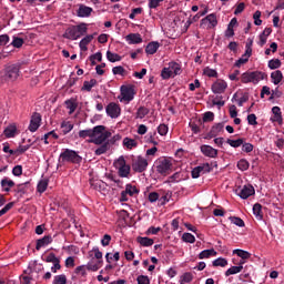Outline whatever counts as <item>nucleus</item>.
<instances>
[{
	"mask_svg": "<svg viewBox=\"0 0 284 284\" xmlns=\"http://www.w3.org/2000/svg\"><path fill=\"white\" fill-rule=\"evenodd\" d=\"M78 136L80 139H90L89 143H94V145H102L112 136V132L105 130L104 125H97L93 129L80 130Z\"/></svg>",
	"mask_w": 284,
	"mask_h": 284,
	"instance_id": "1",
	"label": "nucleus"
},
{
	"mask_svg": "<svg viewBox=\"0 0 284 284\" xmlns=\"http://www.w3.org/2000/svg\"><path fill=\"white\" fill-rule=\"evenodd\" d=\"M88 33V24L80 23L78 26L69 27L63 33V39H69L70 41H77V39H81L84 34Z\"/></svg>",
	"mask_w": 284,
	"mask_h": 284,
	"instance_id": "2",
	"label": "nucleus"
},
{
	"mask_svg": "<svg viewBox=\"0 0 284 284\" xmlns=\"http://www.w3.org/2000/svg\"><path fill=\"white\" fill-rule=\"evenodd\" d=\"M20 74H21V65L10 64L4 69V74L2 79L8 83H14V81L19 79Z\"/></svg>",
	"mask_w": 284,
	"mask_h": 284,
	"instance_id": "3",
	"label": "nucleus"
},
{
	"mask_svg": "<svg viewBox=\"0 0 284 284\" xmlns=\"http://www.w3.org/2000/svg\"><path fill=\"white\" fill-rule=\"evenodd\" d=\"M113 165L115 170H118V174L121 179H128V176H130L131 166L125 162V158L120 156L114 161Z\"/></svg>",
	"mask_w": 284,
	"mask_h": 284,
	"instance_id": "4",
	"label": "nucleus"
},
{
	"mask_svg": "<svg viewBox=\"0 0 284 284\" xmlns=\"http://www.w3.org/2000/svg\"><path fill=\"white\" fill-rule=\"evenodd\" d=\"M264 73L258 71L245 72L241 77L242 83H258V81H263Z\"/></svg>",
	"mask_w": 284,
	"mask_h": 284,
	"instance_id": "5",
	"label": "nucleus"
},
{
	"mask_svg": "<svg viewBox=\"0 0 284 284\" xmlns=\"http://www.w3.org/2000/svg\"><path fill=\"white\" fill-rule=\"evenodd\" d=\"M60 159L70 163H81V161H83V158L77 154V151H72L70 149L64 150V152L60 154Z\"/></svg>",
	"mask_w": 284,
	"mask_h": 284,
	"instance_id": "6",
	"label": "nucleus"
},
{
	"mask_svg": "<svg viewBox=\"0 0 284 284\" xmlns=\"http://www.w3.org/2000/svg\"><path fill=\"white\" fill-rule=\"evenodd\" d=\"M156 172L162 176H168V174L172 173V162L168 159L160 160L156 165Z\"/></svg>",
	"mask_w": 284,
	"mask_h": 284,
	"instance_id": "7",
	"label": "nucleus"
},
{
	"mask_svg": "<svg viewBox=\"0 0 284 284\" xmlns=\"http://www.w3.org/2000/svg\"><path fill=\"white\" fill-rule=\"evenodd\" d=\"M132 170L139 174H141V172H145V170H148V160L141 155L133 159Z\"/></svg>",
	"mask_w": 284,
	"mask_h": 284,
	"instance_id": "8",
	"label": "nucleus"
},
{
	"mask_svg": "<svg viewBox=\"0 0 284 284\" xmlns=\"http://www.w3.org/2000/svg\"><path fill=\"white\" fill-rule=\"evenodd\" d=\"M134 88L122 85L121 87V97L120 101H125V103H130L134 99Z\"/></svg>",
	"mask_w": 284,
	"mask_h": 284,
	"instance_id": "9",
	"label": "nucleus"
},
{
	"mask_svg": "<svg viewBox=\"0 0 284 284\" xmlns=\"http://www.w3.org/2000/svg\"><path fill=\"white\" fill-rule=\"evenodd\" d=\"M207 26L209 29L216 28L219 26V20H216V14L211 13L201 20V28H205Z\"/></svg>",
	"mask_w": 284,
	"mask_h": 284,
	"instance_id": "10",
	"label": "nucleus"
},
{
	"mask_svg": "<svg viewBox=\"0 0 284 284\" xmlns=\"http://www.w3.org/2000/svg\"><path fill=\"white\" fill-rule=\"evenodd\" d=\"M211 90L214 94H223L227 90V82L219 79L212 84Z\"/></svg>",
	"mask_w": 284,
	"mask_h": 284,
	"instance_id": "11",
	"label": "nucleus"
},
{
	"mask_svg": "<svg viewBox=\"0 0 284 284\" xmlns=\"http://www.w3.org/2000/svg\"><path fill=\"white\" fill-rule=\"evenodd\" d=\"M106 114L111 116V119H119L121 114V106L116 103H110L106 106Z\"/></svg>",
	"mask_w": 284,
	"mask_h": 284,
	"instance_id": "12",
	"label": "nucleus"
},
{
	"mask_svg": "<svg viewBox=\"0 0 284 284\" xmlns=\"http://www.w3.org/2000/svg\"><path fill=\"white\" fill-rule=\"evenodd\" d=\"M40 126H41V114L33 113L29 124L30 132H37V130H39Z\"/></svg>",
	"mask_w": 284,
	"mask_h": 284,
	"instance_id": "13",
	"label": "nucleus"
},
{
	"mask_svg": "<svg viewBox=\"0 0 284 284\" xmlns=\"http://www.w3.org/2000/svg\"><path fill=\"white\" fill-rule=\"evenodd\" d=\"M272 113L274 114L271 118L272 123H278V125H283V113L281 112L280 106H273Z\"/></svg>",
	"mask_w": 284,
	"mask_h": 284,
	"instance_id": "14",
	"label": "nucleus"
},
{
	"mask_svg": "<svg viewBox=\"0 0 284 284\" xmlns=\"http://www.w3.org/2000/svg\"><path fill=\"white\" fill-rule=\"evenodd\" d=\"M211 168L210 164H203L201 166H196L191 171V176L192 179H199V176H201V172H211Z\"/></svg>",
	"mask_w": 284,
	"mask_h": 284,
	"instance_id": "15",
	"label": "nucleus"
},
{
	"mask_svg": "<svg viewBox=\"0 0 284 284\" xmlns=\"http://www.w3.org/2000/svg\"><path fill=\"white\" fill-rule=\"evenodd\" d=\"M201 152L204 156H209L210 159H216V156H219V151L210 145H202Z\"/></svg>",
	"mask_w": 284,
	"mask_h": 284,
	"instance_id": "16",
	"label": "nucleus"
},
{
	"mask_svg": "<svg viewBox=\"0 0 284 284\" xmlns=\"http://www.w3.org/2000/svg\"><path fill=\"white\" fill-rule=\"evenodd\" d=\"M254 194H255L254 186L244 185L243 189H241L239 196L241 199H250V196H254Z\"/></svg>",
	"mask_w": 284,
	"mask_h": 284,
	"instance_id": "17",
	"label": "nucleus"
},
{
	"mask_svg": "<svg viewBox=\"0 0 284 284\" xmlns=\"http://www.w3.org/2000/svg\"><path fill=\"white\" fill-rule=\"evenodd\" d=\"M101 263H103V261L91 258V261L87 264V270H89V272H99L101 268Z\"/></svg>",
	"mask_w": 284,
	"mask_h": 284,
	"instance_id": "18",
	"label": "nucleus"
},
{
	"mask_svg": "<svg viewBox=\"0 0 284 284\" xmlns=\"http://www.w3.org/2000/svg\"><path fill=\"white\" fill-rule=\"evenodd\" d=\"M50 243H52V236L47 235L37 241L36 250L39 252L41 247H45V245H50Z\"/></svg>",
	"mask_w": 284,
	"mask_h": 284,
	"instance_id": "19",
	"label": "nucleus"
},
{
	"mask_svg": "<svg viewBox=\"0 0 284 284\" xmlns=\"http://www.w3.org/2000/svg\"><path fill=\"white\" fill-rule=\"evenodd\" d=\"M92 39H94V36L90 34L84 37L81 41H80V50H82V52H87L88 50V44L92 42Z\"/></svg>",
	"mask_w": 284,
	"mask_h": 284,
	"instance_id": "20",
	"label": "nucleus"
},
{
	"mask_svg": "<svg viewBox=\"0 0 284 284\" xmlns=\"http://www.w3.org/2000/svg\"><path fill=\"white\" fill-rule=\"evenodd\" d=\"M126 41H129L131 44L143 43V38H141V34L139 33H130L126 36Z\"/></svg>",
	"mask_w": 284,
	"mask_h": 284,
	"instance_id": "21",
	"label": "nucleus"
},
{
	"mask_svg": "<svg viewBox=\"0 0 284 284\" xmlns=\"http://www.w3.org/2000/svg\"><path fill=\"white\" fill-rule=\"evenodd\" d=\"M253 214L257 221H263V206L258 203L253 205Z\"/></svg>",
	"mask_w": 284,
	"mask_h": 284,
	"instance_id": "22",
	"label": "nucleus"
},
{
	"mask_svg": "<svg viewBox=\"0 0 284 284\" xmlns=\"http://www.w3.org/2000/svg\"><path fill=\"white\" fill-rule=\"evenodd\" d=\"M223 128H225V124L223 122L213 125L210 132L211 136H219V134L223 132Z\"/></svg>",
	"mask_w": 284,
	"mask_h": 284,
	"instance_id": "23",
	"label": "nucleus"
},
{
	"mask_svg": "<svg viewBox=\"0 0 284 284\" xmlns=\"http://www.w3.org/2000/svg\"><path fill=\"white\" fill-rule=\"evenodd\" d=\"M161 44L159 42H150L145 48V52L146 54H156V50H159Z\"/></svg>",
	"mask_w": 284,
	"mask_h": 284,
	"instance_id": "24",
	"label": "nucleus"
},
{
	"mask_svg": "<svg viewBox=\"0 0 284 284\" xmlns=\"http://www.w3.org/2000/svg\"><path fill=\"white\" fill-rule=\"evenodd\" d=\"M271 79H272L274 85H278V83H281V81H283V72H281V70H276V71L272 72Z\"/></svg>",
	"mask_w": 284,
	"mask_h": 284,
	"instance_id": "25",
	"label": "nucleus"
},
{
	"mask_svg": "<svg viewBox=\"0 0 284 284\" xmlns=\"http://www.w3.org/2000/svg\"><path fill=\"white\" fill-rule=\"evenodd\" d=\"M92 14V8L81 4L78 10V17H90Z\"/></svg>",
	"mask_w": 284,
	"mask_h": 284,
	"instance_id": "26",
	"label": "nucleus"
},
{
	"mask_svg": "<svg viewBox=\"0 0 284 284\" xmlns=\"http://www.w3.org/2000/svg\"><path fill=\"white\" fill-rule=\"evenodd\" d=\"M1 187L3 189L4 192H9L10 187H14V181L4 178L1 180Z\"/></svg>",
	"mask_w": 284,
	"mask_h": 284,
	"instance_id": "27",
	"label": "nucleus"
},
{
	"mask_svg": "<svg viewBox=\"0 0 284 284\" xmlns=\"http://www.w3.org/2000/svg\"><path fill=\"white\" fill-rule=\"evenodd\" d=\"M109 150H110V141L103 142L102 145L94 151V154L97 156H101V154H105V152H108Z\"/></svg>",
	"mask_w": 284,
	"mask_h": 284,
	"instance_id": "28",
	"label": "nucleus"
},
{
	"mask_svg": "<svg viewBox=\"0 0 284 284\" xmlns=\"http://www.w3.org/2000/svg\"><path fill=\"white\" fill-rule=\"evenodd\" d=\"M216 251L214 248H210V250H204L199 254V258L203 260V258H210V256H216Z\"/></svg>",
	"mask_w": 284,
	"mask_h": 284,
	"instance_id": "29",
	"label": "nucleus"
},
{
	"mask_svg": "<svg viewBox=\"0 0 284 284\" xmlns=\"http://www.w3.org/2000/svg\"><path fill=\"white\" fill-rule=\"evenodd\" d=\"M138 243L143 247H152V245H154V240L150 237H138Z\"/></svg>",
	"mask_w": 284,
	"mask_h": 284,
	"instance_id": "30",
	"label": "nucleus"
},
{
	"mask_svg": "<svg viewBox=\"0 0 284 284\" xmlns=\"http://www.w3.org/2000/svg\"><path fill=\"white\" fill-rule=\"evenodd\" d=\"M73 129H74V124H72L71 122L63 121L61 123V130L63 134H68L69 132H72Z\"/></svg>",
	"mask_w": 284,
	"mask_h": 284,
	"instance_id": "31",
	"label": "nucleus"
},
{
	"mask_svg": "<svg viewBox=\"0 0 284 284\" xmlns=\"http://www.w3.org/2000/svg\"><path fill=\"white\" fill-rule=\"evenodd\" d=\"M97 85V79H91L90 81H84L82 90L85 92H91L92 89Z\"/></svg>",
	"mask_w": 284,
	"mask_h": 284,
	"instance_id": "32",
	"label": "nucleus"
},
{
	"mask_svg": "<svg viewBox=\"0 0 284 284\" xmlns=\"http://www.w3.org/2000/svg\"><path fill=\"white\" fill-rule=\"evenodd\" d=\"M233 254H236L237 256H240V258H242L243 261L250 258V256H252V254L247 251H243L241 248H236L233 251Z\"/></svg>",
	"mask_w": 284,
	"mask_h": 284,
	"instance_id": "33",
	"label": "nucleus"
},
{
	"mask_svg": "<svg viewBox=\"0 0 284 284\" xmlns=\"http://www.w3.org/2000/svg\"><path fill=\"white\" fill-rule=\"evenodd\" d=\"M169 68L171 69L173 77H176V74H181V64L176 62H170Z\"/></svg>",
	"mask_w": 284,
	"mask_h": 284,
	"instance_id": "34",
	"label": "nucleus"
},
{
	"mask_svg": "<svg viewBox=\"0 0 284 284\" xmlns=\"http://www.w3.org/2000/svg\"><path fill=\"white\" fill-rule=\"evenodd\" d=\"M3 133L4 136H7V139H12L17 134V126L10 125L7 129H4Z\"/></svg>",
	"mask_w": 284,
	"mask_h": 284,
	"instance_id": "35",
	"label": "nucleus"
},
{
	"mask_svg": "<svg viewBox=\"0 0 284 284\" xmlns=\"http://www.w3.org/2000/svg\"><path fill=\"white\" fill-rule=\"evenodd\" d=\"M240 272H243V266H232L225 272V276H232L233 274H240Z\"/></svg>",
	"mask_w": 284,
	"mask_h": 284,
	"instance_id": "36",
	"label": "nucleus"
},
{
	"mask_svg": "<svg viewBox=\"0 0 284 284\" xmlns=\"http://www.w3.org/2000/svg\"><path fill=\"white\" fill-rule=\"evenodd\" d=\"M106 59L111 63H116V61H121V55L118 53H112V51H106Z\"/></svg>",
	"mask_w": 284,
	"mask_h": 284,
	"instance_id": "37",
	"label": "nucleus"
},
{
	"mask_svg": "<svg viewBox=\"0 0 284 284\" xmlns=\"http://www.w3.org/2000/svg\"><path fill=\"white\" fill-rule=\"evenodd\" d=\"M213 267H226L227 260L224 257H219L212 262Z\"/></svg>",
	"mask_w": 284,
	"mask_h": 284,
	"instance_id": "38",
	"label": "nucleus"
},
{
	"mask_svg": "<svg viewBox=\"0 0 284 284\" xmlns=\"http://www.w3.org/2000/svg\"><path fill=\"white\" fill-rule=\"evenodd\" d=\"M123 145L128 148V150H132V148H136L138 144H136V140L124 138Z\"/></svg>",
	"mask_w": 284,
	"mask_h": 284,
	"instance_id": "39",
	"label": "nucleus"
},
{
	"mask_svg": "<svg viewBox=\"0 0 284 284\" xmlns=\"http://www.w3.org/2000/svg\"><path fill=\"white\" fill-rule=\"evenodd\" d=\"M203 74H205V77H210L213 79L219 78V72H216V70H214V69H210L209 67L204 68Z\"/></svg>",
	"mask_w": 284,
	"mask_h": 284,
	"instance_id": "40",
	"label": "nucleus"
},
{
	"mask_svg": "<svg viewBox=\"0 0 284 284\" xmlns=\"http://www.w3.org/2000/svg\"><path fill=\"white\" fill-rule=\"evenodd\" d=\"M150 114V110L145 106H140L136 112V119H145Z\"/></svg>",
	"mask_w": 284,
	"mask_h": 284,
	"instance_id": "41",
	"label": "nucleus"
},
{
	"mask_svg": "<svg viewBox=\"0 0 284 284\" xmlns=\"http://www.w3.org/2000/svg\"><path fill=\"white\" fill-rule=\"evenodd\" d=\"M230 221L233 225H237V227H245V222L241 217L231 216Z\"/></svg>",
	"mask_w": 284,
	"mask_h": 284,
	"instance_id": "42",
	"label": "nucleus"
},
{
	"mask_svg": "<svg viewBox=\"0 0 284 284\" xmlns=\"http://www.w3.org/2000/svg\"><path fill=\"white\" fill-rule=\"evenodd\" d=\"M268 68H270V70H278V68H281V60H278V59L270 60Z\"/></svg>",
	"mask_w": 284,
	"mask_h": 284,
	"instance_id": "43",
	"label": "nucleus"
},
{
	"mask_svg": "<svg viewBox=\"0 0 284 284\" xmlns=\"http://www.w3.org/2000/svg\"><path fill=\"white\" fill-rule=\"evenodd\" d=\"M237 168L242 172H245V170H250V162H247V160H240L237 162Z\"/></svg>",
	"mask_w": 284,
	"mask_h": 284,
	"instance_id": "44",
	"label": "nucleus"
},
{
	"mask_svg": "<svg viewBox=\"0 0 284 284\" xmlns=\"http://www.w3.org/2000/svg\"><path fill=\"white\" fill-rule=\"evenodd\" d=\"M53 284H68V277L65 275H57L54 276Z\"/></svg>",
	"mask_w": 284,
	"mask_h": 284,
	"instance_id": "45",
	"label": "nucleus"
},
{
	"mask_svg": "<svg viewBox=\"0 0 284 284\" xmlns=\"http://www.w3.org/2000/svg\"><path fill=\"white\" fill-rule=\"evenodd\" d=\"M45 190H48V180L44 179L38 183V192H40V194H43Z\"/></svg>",
	"mask_w": 284,
	"mask_h": 284,
	"instance_id": "46",
	"label": "nucleus"
},
{
	"mask_svg": "<svg viewBox=\"0 0 284 284\" xmlns=\"http://www.w3.org/2000/svg\"><path fill=\"white\" fill-rule=\"evenodd\" d=\"M226 143H229V145H231V148H241V145H243L244 141L243 139H237V140H227Z\"/></svg>",
	"mask_w": 284,
	"mask_h": 284,
	"instance_id": "47",
	"label": "nucleus"
},
{
	"mask_svg": "<svg viewBox=\"0 0 284 284\" xmlns=\"http://www.w3.org/2000/svg\"><path fill=\"white\" fill-rule=\"evenodd\" d=\"M124 192L128 193L129 196H134V194H139V190L136 189V186H132L131 184L126 185Z\"/></svg>",
	"mask_w": 284,
	"mask_h": 284,
	"instance_id": "48",
	"label": "nucleus"
},
{
	"mask_svg": "<svg viewBox=\"0 0 284 284\" xmlns=\"http://www.w3.org/2000/svg\"><path fill=\"white\" fill-rule=\"evenodd\" d=\"M90 256H92V254H94V258L97 261H101V258H103V253L99 251V247H93L92 251L89 252Z\"/></svg>",
	"mask_w": 284,
	"mask_h": 284,
	"instance_id": "49",
	"label": "nucleus"
},
{
	"mask_svg": "<svg viewBox=\"0 0 284 284\" xmlns=\"http://www.w3.org/2000/svg\"><path fill=\"white\" fill-rule=\"evenodd\" d=\"M161 77L162 79H171V77H174V74L172 73V69L169 68H164L161 72Z\"/></svg>",
	"mask_w": 284,
	"mask_h": 284,
	"instance_id": "50",
	"label": "nucleus"
},
{
	"mask_svg": "<svg viewBox=\"0 0 284 284\" xmlns=\"http://www.w3.org/2000/svg\"><path fill=\"white\" fill-rule=\"evenodd\" d=\"M182 241H184V243H194L196 239L194 237V235H192V233H184L182 235Z\"/></svg>",
	"mask_w": 284,
	"mask_h": 284,
	"instance_id": "51",
	"label": "nucleus"
},
{
	"mask_svg": "<svg viewBox=\"0 0 284 284\" xmlns=\"http://www.w3.org/2000/svg\"><path fill=\"white\" fill-rule=\"evenodd\" d=\"M23 43H24V41L22 38L13 37L11 45H13V48H21L23 45Z\"/></svg>",
	"mask_w": 284,
	"mask_h": 284,
	"instance_id": "52",
	"label": "nucleus"
},
{
	"mask_svg": "<svg viewBox=\"0 0 284 284\" xmlns=\"http://www.w3.org/2000/svg\"><path fill=\"white\" fill-rule=\"evenodd\" d=\"M65 105H67L68 110H70L69 114L74 113V111L77 110V103H74V101H72V100H67Z\"/></svg>",
	"mask_w": 284,
	"mask_h": 284,
	"instance_id": "53",
	"label": "nucleus"
},
{
	"mask_svg": "<svg viewBox=\"0 0 284 284\" xmlns=\"http://www.w3.org/2000/svg\"><path fill=\"white\" fill-rule=\"evenodd\" d=\"M164 0H149V8L151 10H154L156 8H159V6H161V3H163Z\"/></svg>",
	"mask_w": 284,
	"mask_h": 284,
	"instance_id": "54",
	"label": "nucleus"
},
{
	"mask_svg": "<svg viewBox=\"0 0 284 284\" xmlns=\"http://www.w3.org/2000/svg\"><path fill=\"white\" fill-rule=\"evenodd\" d=\"M193 278H194V276L192 275V273H184L181 277V282L182 283H192Z\"/></svg>",
	"mask_w": 284,
	"mask_h": 284,
	"instance_id": "55",
	"label": "nucleus"
},
{
	"mask_svg": "<svg viewBox=\"0 0 284 284\" xmlns=\"http://www.w3.org/2000/svg\"><path fill=\"white\" fill-rule=\"evenodd\" d=\"M247 123H248V125H258V122L256 121V114H254V113L248 114Z\"/></svg>",
	"mask_w": 284,
	"mask_h": 284,
	"instance_id": "56",
	"label": "nucleus"
},
{
	"mask_svg": "<svg viewBox=\"0 0 284 284\" xmlns=\"http://www.w3.org/2000/svg\"><path fill=\"white\" fill-rule=\"evenodd\" d=\"M21 174H23V166H21V165H16V166L12 169V175H13V176H21Z\"/></svg>",
	"mask_w": 284,
	"mask_h": 284,
	"instance_id": "57",
	"label": "nucleus"
},
{
	"mask_svg": "<svg viewBox=\"0 0 284 284\" xmlns=\"http://www.w3.org/2000/svg\"><path fill=\"white\" fill-rule=\"evenodd\" d=\"M223 97H215L212 101L213 105H217L219 108H223L225 105V101L221 100Z\"/></svg>",
	"mask_w": 284,
	"mask_h": 284,
	"instance_id": "58",
	"label": "nucleus"
},
{
	"mask_svg": "<svg viewBox=\"0 0 284 284\" xmlns=\"http://www.w3.org/2000/svg\"><path fill=\"white\" fill-rule=\"evenodd\" d=\"M168 130H169V128H168V125H165V124H160V125L158 126V132H159V134H160L161 136H165V134H168Z\"/></svg>",
	"mask_w": 284,
	"mask_h": 284,
	"instance_id": "59",
	"label": "nucleus"
},
{
	"mask_svg": "<svg viewBox=\"0 0 284 284\" xmlns=\"http://www.w3.org/2000/svg\"><path fill=\"white\" fill-rule=\"evenodd\" d=\"M138 284H150V277H148L146 275H140L136 278Z\"/></svg>",
	"mask_w": 284,
	"mask_h": 284,
	"instance_id": "60",
	"label": "nucleus"
},
{
	"mask_svg": "<svg viewBox=\"0 0 284 284\" xmlns=\"http://www.w3.org/2000/svg\"><path fill=\"white\" fill-rule=\"evenodd\" d=\"M112 72H113V74H120L121 77H123V74H125V69L123 67L119 65V67H114L112 69Z\"/></svg>",
	"mask_w": 284,
	"mask_h": 284,
	"instance_id": "61",
	"label": "nucleus"
},
{
	"mask_svg": "<svg viewBox=\"0 0 284 284\" xmlns=\"http://www.w3.org/2000/svg\"><path fill=\"white\" fill-rule=\"evenodd\" d=\"M203 121L205 123L210 122V121H214V113L209 111V112H205L204 113V116H203Z\"/></svg>",
	"mask_w": 284,
	"mask_h": 284,
	"instance_id": "62",
	"label": "nucleus"
},
{
	"mask_svg": "<svg viewBox=\"0 0 284 284\" xmlns=\"http://www.w3.org/2000/svg\"><path fill=\"white\" fill-rule=\"evenodd\" d=\"M243 55L246 57V59H250L252 57V40L246 43V50Z\"/></svg>",
	"mask_w": 284,
	"mask_h": 284,
	"instance_id": "63",
	"label": "nucleus"
},
{
	"mask_svg": "<svg viewBox=\"0 0 284 284\" xmlns=\"http://www.w3.org/2000/svg\"><path fill=\"white\" fill-rule=\"evenodd\" d=\"M110 241H112V236L105 234L101 240V245H103V247H108V245H110Z\"/></svg>",
	"mask_w": 284,
	"mask_h": 284,
	"instance_id": "64",
	"label": "nucleus"
}]
</instances>
